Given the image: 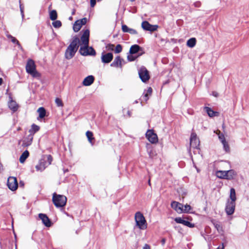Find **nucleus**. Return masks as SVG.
Returning a JSON list of instances; mask_svg holds the SVG:
<instances>
[{"mask_svg": "<svg viewBox=\"0 0 249 249\" xmlns=\"http://www.w3.org/2000/svg\"><path fill=\"white\" fill-rule=\"evenodd\" d=\"M89 30L86 29L80 38L79 45H81L79 49V53L83 56L92 55L96 54L95 50L92 47H89Z\"/></svg>", "mask_w": 249, "mask_h": 249, "instance_id": "nucleus-1", "label": "nucleus"}, {"mask_svg": "<svg viewBox=\"0 0 249 249\" xmlns=\"http://www.w3.org/2000/svg\"><path fill=\"white\" fill-rule=\"evenodd\" d=\"M80 42V39L77 36H73L72 41L65 51V56L66 59H71L74 56L78 49Z\"/></svg>", "mask_w": 249, "mask_h": 249, "instance_id": "nucleus-2", "label": "nucleus"}, {"mask_svg": "<svg viewBox=\"0 0 249 249\" xmlns=\"http://www.w3.org/2000/svg\"><path fill=\"white\" fill-rule=\"evenodd\" d=\"M26 71L33 77H39L41 75L36 69V65L35 61L32 59L27 60L26 65Z\"/></svg>", "mask_w": 249, "mask_h": 249, "instance_id": "nucleus-3", "label": "nucleus"}, {"mask_svg": "<svg viewBox=\"0 0 249 249\" xmlns=\"http://www.w3.org/2000/svg\"><path fill=\"white\" fill-rule=\"evenodd\" d=\"M67 200V197L64 195H58L56 193H54L53 195L52 201L57 208L64 207L66 204Z\"/></svg>", "mask_w": 249, "mask_h": 249, "instance_id": "nucleus-4", "label": "nucleus"}, {"mask_svg": "<svg viewBox=\"0 0 249 249\" xmlns=\"http://www.w3.org/2000/svg\"><path fill=\"white\" fill-rule=\"evenodd\" d=\"M135 220L137 226L141 230H145L147 228V222L143 215L140 212H137L135 214Z\"/></svg>", "mask_w": 249, "mask_h": 249, "instance_id": "nucleus-5", "label": "nucleus"}, {"mask_svg": "<svg viewBox=\"0 0 249 249\" xmlns=\"http://www.w3.org/2000/svg\"><path fill=\"white\" fill-rule=\"evenodd\" d=\"M138 74L140 78L144 83L147 82L150 78L148 71L144 66H142L139 69Z\"/></svg>", "mask_w": 249, "mask_h": 249, "instance_id": "nucleus-6", "label": "nucleus"}, {"mask_svg": "<svg viewBox=\"0 0 249 249\" xmlns=\"http://www.w3.org/2000/svg\"><path fill=\"white\" fill-rule=\"evenodd\" d=\"M7 185L8 188L11 191H14L16 190L18 187L17 178L14 177H10L8 178Z\"/></svg>", "mask_w": 249, "mask_h": 249, "instance_id": "nucleus-7", "label": "nucleus"}, {"mask_svg": "<svg viewBox=\"0 0 249 249\" xmlns=\"http://www.w3.org/2000/svg\"><path fill=\"white\" fill-rule=\"evenodd\" d=\"M146 137L152 143H156L158 142L157 135L153 129H148L146 133Z\"/></svg>", "mask_w": 249, "mask_h": 249, "instance_id": "nucleus-8", "label": "nucleus"}, {"mask_svg": "<svg viewBox=\"0 0 249 249\" xmlns=\"http://www.w3.org/2000/svg\"><path fill=\"white\" fill-rule=\"evenodd\" d=\"M87 22V18H84L81 19L76 20L73 26V31L75 32H78L81 28L83 25H85Z\"/></svg>", "mask_w": 249, "mask_h": 249, "instance_id": "nucleus-9", "label": "nucleus"}, {"mask_svg": "<svg viewBox=\"0 0 249 249\" xmlns=\"http://www.w3.org/2000/svg\"><path fill=\"white\" fill-rule=\"evenodd\" d=\"M142 27L144 30L154 32L157 30L159 26L157 25H151L148 21H144L142 23Z\"/></svg>", "mask_w": 249, "mask_h": 249, "instance_id": "nucleus-10", "label": "nucleus"}, {"mask_svg": "<svg viewBox=\"0 0 249 249\" xmlns=\"http://www.w3.org/2000/svg\"><path fill=\"white\" fill-rule=\"evenodd\" d=\"M190 145L194 148L197 149L199 145V140L195 132H192L190 137Z\"/></svg>", "mask_w": 249, "mask_h": 249, "instance_id": "nucleus-11", "label": "nucleus"}, {"mask_svg": "<svg viewBox=\"0 0 249 249\" xmlns=\"http://www.w3.org/2000/svg\"><path fill=\"white\" fill-rule=\"evenodd\" d=\"M235 202L230 201L229 200L226 204L225 211L228 215H231L235 210Z\"/></svg>", "mask_w": 249, "mask_h": 249, "instance_id": "nucleus-12", "label": "nucleus"}, {"mask_svg": "<svg viewBox=\"0 0 249 249\" xmlns=\"http://www.w3.org/2000/svg\"><path fill=\"white\" fill-rule=\"evenodd\" d=\"M123 63H124V60L121 58L120 56H117L114 58L113 61L111 63L110 66L122 69Z\"/></svg>", "mask_w": 249, "mask_h": 249, "instance_id": "nucleus-13", "label": "nucleus"}, {"mask_svg": "<svg viewBox=\"0 0 249 249\" xmlns=\"http://www.w3.org/2000/svg\"><path fill=\"white\" fill-rule=\"evenodd\" d=\"M38 217L46 227H50L52 226V222L46 214L39 213Z\"/></svg>", "mask_w": 249, "mask_h": 249, "instance_id": "nucleus-14", "label": "nucleus"}, {"mask_svg": "<svg viewBox=\"0 0 249 249\" xmlns=\"http://www.w3.org/2000/svg\"><path fill=\"white\" fill-rule=\"evenodd\" d=\"M171 206L178 213H181L183 212V205L178 202L173 201L171 204Z\"/></svg>", "mask_w": 249, "mask_h": 249, "instance_id": "nucleus-15", "label": "nucleus"}, {"mask_svg": "<svg viewBox=\"0 0 249 249\" xmlns=\"http://www.w3.org/2000/svg\"><path fill=\"white\" fill-rule=\"evenodd\" d=\"M113 58V55L111 53H107L105 54H102L101 56L102 62L104 63H110Z\"/></svg>", "mask_w": 249, "mask_h": 249, "instance_id": "nucleus-16", "label": "nucleus"}, {"mask_svg": "<svg viewBox=\"0 0 249 249\" xmlns=\"http://www.w3.org/2000/svg\"><path fill=\"white\" fill-rule=\"evenodd\" d=\"M175 221L176 222H177V223H179V224H182L187 227H188L189 228H194L195 227V224H193L191 222H190L189 221H186L184 219H183L181 217H176L175 219Z\"/></svg>", "mask_w": 249, "mask_h": 249, "instance_id": "nucleus-17", "label": "nucleus"}, {"mask_svg": "<svg viewBox=\"0 0 249 249\" xmlns=\"http://www.w3.org/2000/svg\"><path fill=\"white\" fill-rule=\"evenodd\" d=\"M10 99L11 100L8 102V107L13 112H15L18 110L19 106L12 98Z\"/></svg>", "mask_w": 249, "mask_h": 249, "instance_id": "nucleus-18", "label": "nucleus"}, {"mask_svg": "<svg viewBox=\"0 0 249 249\" xmlns=\"http://www.w3.org/2000/svg\"><path fill=\"white\" fill-rule=\"evenodd\" d=\"M204 110L210 117H213L214 116H219V113L218 112L213 111L211 108L209 107H204Z\"/></svg>", "mask_w": 249, "mask_h": 249, "instance_id": "nucleus-19", "label": "nucleus"}, {"mask_svg": "<svg viewBox=\"0 0 249 249\" xmlns=\"http://www.w3.org/2000/svg\"><path fill=\"white\" fill-rule=\"evenodd\" d=\"M34 137L32 135H28L23 140L22 145L25 147L30 146L33 142Z\"/></svg>", "mask_w": 249, "mask_h": 249, "instance_id": "nucleus-20", "label": "nucleus"}, {"mask_svg": "<svg viewBox=\"0 0 249 249\" xmlns=\"http://www.w3.org/2000/svg\"><path fill=\"white\" fill-rule=\"evenodd\" d=\"M152 91V88L149 87L146 91L144 92L142 96L141 97V100L142 101L147 102L149 99V96L151 95Z\"/></svg>", "mask_w": 249, "mask_h": 249, "instance_id": "nucleus-21", "label": "nucleus"}, {"mask_svg": "<svg viewBox=\"0 0 249 249\" xmlns=\"http://www.w3.org/2000/svg\"><path fill=\"white\" fill-rule=\"evenodd\" d=\"M46 167V161L43 159H41L38 163L36 166V169L37 171H42Z\"/></svg>", "mask_w": 249, "mask_h": 249, "instance_id": "nucleus-22", "label": "nucleus"}, {"mask_svg": "<svg viewBox=\"0 0 249 249\" xmlns=\"http://www.w3.org/2000/svg\"><path fill=\"white\" fill-rule=\"evenodd\" d=\"M94 81V77L92 75H89L86 77L83 81V85L85 86L91 85Z\"/></svg>", "mask_w": 249, "mask_h": 249, "instance_id": "nucleus-23", "label": "nucleus"}, {"mask_svg": "<svg viewBox=\"0 0 249 249\" xmlns=\"http://www.w3.org/2000/svg\"><path fill=\"white\" fill-rule=\"evenodd\" d=\"M86 137L88 138L89 142L93 145L95 143V138L93 136V133L92 131H87L86 133Z\"/></svg>", "mask_w": 249, "mask_h": 249, "instance_id": "nucleus-24", "label": "nucleus"}, {"mask_svg": "<svg viewBox=\"0 0 249 249\" xmlns=\"http://www.w3.org/2000/svg\"><path fill=\"white\" fill-rule=\"evenodd\" d=\"M236 176V172L233 170L227 171L226 179L231 180L234 179Z\"/></svg>", "mask_w": 249, "mask_h": 249, "instance_id": "nucleus-25", "label": "nucleus"}, {"mask_svg": "<svg viewBox=\"0 0 249 249\" xmlns=\"http://www.w3.org/2000/svg\"><path fill=\"white\" fill-rule=\"evenodd\" d=\"M141 47L137 44L132 45L129 50V53L131 54L136 53L140 51Z\"/></svg>", "mask_w": 249, "mask_h": 249, "instance_id": "nucleus-26", "label": "nucleus"}, {"mask_svg": "<svg viewBox=\"0 0 249 249\" xmlns=\"http://www.w3.org/2000/svg\"><path fill=\"white\" fill-rule=\"evenodd\" d=\"M37 111L39 113V116L37 117V120L42 119L46 116V111L43 107H40L38 108Z\"/></svg>", "mask_w": 249, "mask_h": 249, "instance_id": "nucleus-27", "label": "nucleus"}, {"mask_svg": "<svg viewBox=\"0 0 249 249\" xmlns=\"http://www.w3.org/2000/svg\"><path fill=\"white\" fill-rule=\"evenodd\" d=\"M29 156V152L28 150H25L24 151L19 158V161L21 163H23L25 160L28 158Z\"/></svg>", "mask_w": 249, "mask_h": 249, "instance_id": "nucleus-28", "label": "nucleus"}, {"mask_svg": "<svg viewBox=\"0 0 249 249\" xmlns=\"http://www.w3.org/2000/svg\"><path fill=\"white\" fill-rule=\"evenodd\" d=\"M40 129V127L34 124L31 125V128L29 130L30 135H32L34 137V134L38 131Z\"/></svg>", "mask_w": 249, "mask_h": 249, "instance_id": "nucleus-29", "label": "nucleus"}, {"mask_svg": "<svg viewBox=\"0 0 249 249\" xmlns=\"http://www.w3.org/2000/svg\"><path fill=\"white\" fill-rule=\"evenodd\" d=\"M227 171H217L216 176L217 178L222 179H226Z\"/></svg>", "mask_w": 249, "mask_h": 249, "instance_id": "nucleus-30", "label": "nucleus"}, {"mask_svg": "<svg viewBox=\"0 0 249 249\" xmlns=\"http://www.w3.org/2000/svg\"><path fill=\"white\" fill-rule=\"evenodd\" d=\"M230 197L231 199L230 201L235 202L236 200V193L235 189L233 188L231 189Z\"/></svg>", "mask_w": 249, "mask_h": 249, "instance_id": "nucleus-31", "label": "nucleus"}, {"mask_svg": "<svg viewBox=\"0 0 249 249\" xmlns=\"http://www.w3.org/2000/svg\"><path fill=\"white\" fill-rule=\"evenodd\" d=\"M6 36L8 39H11V41L13 43L16 44L19 47L21 46L19 42L15 37L13 36L12 35L10 34L6 35Z\"/></svg>", "mask_w": 249, "mask_h": 249, "instance_id": "nucleus-32", "label": "nucleus"}, {"mask_svg": "<svg viewBox=\"0 0 249 249\" xmlns=\"http://www.w3.org/2000/svg\"><path fill=\"white\" fill-rule=\"evenodd\" d=\"M196 39L195 38H191L189 39L187 42V45L190 47H194L196 44Z\"/></svg>", "mask_w": 249, "mask_h": 249, "instance_id": "nucleus-33", "label": "nucleus"}, {"mask_svg": "<svg viewBox=\"0 0 249 249\" xmlns=\"http://www.w3.org/2000/svg\"><path fill=\"white\" fill-rule=\"evenodd\" d=\"M57 18V13L56 10H53L50 13V18L52 20H55Z\"/></svg>", "mask_w": 249, "mask_h": 249, "instance_id": "nucleus-34", "label": "nucleus"}, {"mask_svg": "<svg viewBox=\"0 0 249 249\" xmlns=\"http://www.w3.org/2000/svg\"><path fill=\"white\" fill-rule=\"evenodd\" d=\"M221 143L223 144V148L225 152L227 153H229L230 152V147L228 142L226 140Z\"/></svg>", "mask_w": 249, "mask_h": 249, "instance_id": "nucleus-35", "label": "nucleus"}, {"mask_svg": "<svg viewBox=\"0 0 249 249\" xmlns=\"http://www.w3.org/2000/svg\"><path fill=\"white\" fill-rule=\"evenodd\" d=\"M148 155H149V158L151 159H153L154 157H155L157 156L156 151L152 148L150 149L148 151Z\"/></svg>", "mask_w": 249, "mask_h": 249, "instance_id": "nucleus-36", "label": "nucleus"}, {"mask_svg": "<svg viewBox=\"0 0 249 249\" xmlns=\"http://www.w3.org/2000/svg\"><path fill=\"white\" fill-rule=\"evenodd\" d=\"M213 225L215 228L216 229V230L219 232L223 231L222 227L219 223L217 222H215L213 223Z\"/></svg>", "mask_w": 249, "mask_h": 249, "instance_id": "nucleus-37", "label": "nucleus"}, {"mask_svg": "<svg viewBox=\"0 0 249 249\" xmlns=\"http://www.w3.org/2000/svg\"><path fill=\"white\" fill-rule=\"evenodd\" d=\"M123 48L121 44H118L115 46L114 52L116 53H119L122 51Z\"/></svg>", "mask_w": 249, "mask_h": 249, "instance_id": "nucleus-38", "label": "nucleus"}, {"mask_svg": "<svg viewBox=\"0 0 249 249\" xmlns=\"http://www.w3.org/2000/svg\"><path fill=\"white\" fill-rule=\"evenodd\" d=\"M52 24L56 28H60L62 26V23L60 20H55L52 23Z\"/></svg>", "mask_w": 249, "mask_h": 249, "instance_id": "nucleus-39", "label": "nucleus"}, {"mask_svg": "<svg viewBox=\"0 0 249 249\" xmlns=\"http://www.w3.org/2000/svg\"><path fill=\"white\" fill-rule=\"evenodd\" d=\"M55 103L57 106L62 107L64 106V104L62 100L59 98H56L55 99Z\"/></svg>", "mask_w": 249, "mask_h": 249, "instance_id": "nucleus-40", "label": "nucleus"}, {"mask_svg": "<svg viewBox=\"0 0 249 249\" xmlns=\"http://www.w3.org/2000/svg\"><path fill=\"white\" fill-rule=\"evenodd\" d=\"M106 48L108 51H114L115 49V45L113 44H108Z\"/></svg>", "mask_w": 249, "mask_h": 249, "instance_id": "nucleus-41", "label": "nucleus"}, {"mask_svg": "<svg viewBox=\"0 0 249 249\" xmlns=\"http://www.w3.org/2000/svg\"><path fill=\"white\" fill-rule=\"evenodd\" d=\"M183 208H184L183 213L189 212L191 209V207L189 205L187 204L184 206Z\"/></svg>", "mask_w": 249, "mask_h": 249, "instance_id": "nucleus-42", "label": "nucleus"}, {"mask_svg": "<svg viewBox=\"0 0 249 249\" xmlns=\"http://www.w3.org/2000/svg\"><path fill=\"white\" fill-rule=\"evenodd\" d=\"M130 28L127 27V25L125 24H123L122 25V30L124 33H128Z\"/></svg>", "mask_w": 249, "mask_h": 249, "instance_id": "nucleus-43", "label": "nucleus"}, {"mask_svg": "<svg viewBox=\"0 0 249 249\" xmlns=\"http://www.w3.org/2000/svg\"><path fill=\"white\" fill-rule=\"evenodd\" d=\"M128 33L131 35H137L138 34L137 31L135 29H134L132 28H130Z\"/></svg>", "mask_w": 249, "mask_h": 249, "instance_id": "nucleus-44", "label": "nucleus"}, {"mask_svg": "<svg viewBox=\"0 0 249 249\" xmlns=\"http://www.w3.org/2000/svg\"><path fill=\"white\" fill-rule=\"evenodd\" d=\"M218 138L220 140L221 142H222L224 141H226L225 136L223 133L221 134H219L218 136Z\"/></svg>", "mask_w": 249, "mask_h": 249, "instance_id": "nucleus-45", "label": "nucleus"}, {"mask_svg": "<svg viewBox=\"0 0 249 249\" xmlns=\"http://www.w3.org/2000/svg\"><path fill=\"white\" fill-rule=\"evenodd\" d=\"M48 165H50L53 161V157L51 155H48L47 156Z\"/></svg>", "mask_w": 249, "mask_h": 249, "instance_id": "nucleus-46", "label": "nucleus"}, {"mask_svg": "<svg viewBox=\"0 0 249 249\" xmlns=\"http://www.w3.org/2000/svg\"><path fill=\"white\" fill-rule=\"evenodd\" d=\"M135 57L132 55H129L127 56V59L129 61H134L135 59Z\"/></svg>", "mask_w": 249, "mask_h": 249, "instance_id": "nucleus-47", "label": "nucleus"}, {"mask_svg": "<svg viewBox=\"0 0 249 249\" xmlns=\"http://www.w3.org/2000/svg\"><path fill=\"white\" fill-rule=\"evenodd\" d=\"M96 0H90V4L91 7H94L96 4Z\"/></svg>", "mask_w": 249, "mask_h": 249, "instance_id": "nucleus-48", "label": "nucleus"}, {"mask_svg": "<svg viewBox=\"0 0 249 249\" xmlns=\"http://www.w3.org/2000/svg\"><path fill=\"white\" fill-rule=\"evenodd\" d=\"M143 249H150V247L148 244H145L143 247Z\"/></svg>", "mask_w": 249, "mask_h": 249, "instance_id": "nucleus-49", "label": "nucleus"}, {"mask_svg": "<svg viewBox=\"0 0 249 249\" xmlns=\"http://www.w3.org/2000/svg\"><path fill=\"white\" fill-rule=\"evenodd\" d=\"M212 95L216 97L218 96V93L216 91H213L212 92Z\"/></svg>", "mask_w": 249, "mask_h": 249, "instance_id": "nucleus-50", "label": "nucleus"}, {"mask_svg": "<svg viewBox=\"0 0 249 249\" xmlns=\"http://www.w3.org/2000/svg\"><path fill=\"white\" fill-rule=\"evenodd\" d=\"M224 245L223 243H222L221 245H220L216 249H224Z\"/></svg>", "mask_w": 249, "mask_h": 249, "instance_id": "nucleus-51", "label": "nucleus"}, {"mask_svg": "<svg viewBox=\"0 0 249 249\" xmlns=\"http://www.w3.org/2000/svg\"><path fill=\"white\" fill-rule=\"evenodd\" d=\"M3 166L1 162L0 161V173L3 170Z\"/></svg>", "mask_w": 249, "mask_h": 249, "instance_id": "nucleus-52", "label": "nucleus"}, {"mask_svg": "<svg viewBox=\"0 0 249 249\" xmlns=\"http://www.w3.org/2000/svg\"><path fill=\"white\" fill-rule=\"evenodd\" d=\"M214 132L218 135V136L219 134H222L219 130H217L216 131H214Z\"/></svg>", "mask_w": 249, "mask_h": 249, "instance_id": "nucleus-53", "label": "nucleus"}, {"mask_svg": "<svg viewBox=\"0 0 249 249\" xmlns=\"http://www.w3.org/2000/svg\"><path fill=\"white\" fill-rule=\"evenodd\" d=\"M20 9L21 13L23 12V7L21 4H20Z\"/></svg>", "mask_w": 249, "mask_h": 249, "instance_id": "nucleus-54", "label": "nucleus"}, {"mask_svg": "<svg viewBox=\"0 0 249 249\" xmlns=\"http://www.w3.org/2000/svg\"><path fill=\"white\" fill-rule=\"evenodd\" d=\"M165 239L163 238V239L161 240V243H162V245H164V244H165Z\"/></svg>", "mask_w": 249, "mask_h": 249, "instance_id": "nucleus-55", "label": "nucleus"}, {"mask_svg": "<svg viewBox=\"0 0 249 249\" xmlns=\"http://www.w3.org/2000/svg\"><path fill=\"white\" fill-rule=\"evenodd\" d=\"M3 82V79L2 78H0V86L2 85Z\"/></svg>", "mask_w": 249, "mask_h": 249, "instance_id": "nucleus-56", "label": "nucleus"}, {"mask_svg": "<svg viewBox=\"0 0 249 249\" xmlns=\"http://www.w3.org/2000/svg\"><path fill=\"white\" fill-rule=\"evenodd\" d=\"M130 1L133 2L135 0H128Z\"/></svg>", "mask_w": 249, "mask_h": 249, "instance_id": "nucleus-57", "label": "nucleus"}, {"mask_svg": "<svg viewBox=\"0 0 249 249\" xmlns=\"http://www.w3.org/2000/svg\"><path fill=\"white\" fill-rule=\"evenodd\" d=\"M148 183H149V184L150 185V180H149Z\"/></svg>", "mask_w": 249, "mask_h": 249, "instance_id": "nucleus-58", "label": "nucleus"}, {"mask_svg": "<svg viewBox=\"0 0 249 249\" xmlns=\"http://www.w3.org/2000/svg\"><path fill=\"white\" fill-rule=\"evenodd\" d=\"M102 0H97L98 1H101Z\"/></svg>", "mask_w": 249, "mask_h": 249, "instance_id": "nucleus-59", "label": "nucleus"}]
</instances>
